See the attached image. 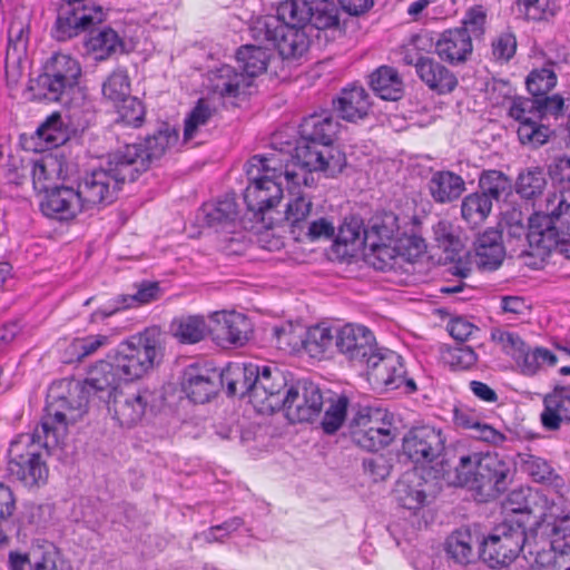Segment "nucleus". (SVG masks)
<instances>
[{
    "mask_svg": "<svg viewBox=\"0 0 570 570\" xmlns=\"http://www.w3.org/2000/svg\"><path fill=\"white\" fill-rule=\"evenodd\" d=\"M122 383H129L114 354L96 362L88 371L85 382L62 380L53 383L47 395L46 413L42 429L47 445H56L67 436L69 425L78 422L87 413L90 392L100 399H111L118 393Z\"/></svg>",
    "mask_w": 570,
    "mask_h": 570,
    "instance_id": "1",
    "label": "nucleus"
},
{
    "mask_svg": "<svg viewBox=\"0 0 570 570\" xmlns=\"http://www.w3.org/2000/svg\"><path fill=\"white\" fill-rule=\"evenodd\" d=\"M273 145H279L273 153L283 159L285 186L291 191H295L299 186H315L314 171L334 176L341 173L346 164L345 155L333 145L311 142L301 137L294 146L289 141L283 144L279 135L273 137Z\"/></svg>",
    "mask_w": 570,
    "mask_h": 570,
    "instance_id": "2",
    "label": "nucleus"
},
{
    "mask_svg": "<svg viewBox=\"0 0 570 570\" xmlns=\"http://www.w3.org/2000/svg\"><path fill=\"white\" fill-rule=\"evenodd\" d=\"M509 462L498 454L469 452L461 454L453 470L444 471L442 479L453 487H469L489 498L503 493L511 481Z\"/></svg>",
    "mask_w": 570,
    "mask_h": 570,
    "instance_id": "3",
    "label": "nucleus"
},
{
    "mask_svg": "<svg viewBox=\"0 0 570 570\" xmlns=\"http://www.w3.org/2000/svg\"><path fill=\"white\" fill-rule=\"evenodd\" d=\"M243 376V385L253 402L262 412H274L282 407V391L287 382L284 373L276 366H258L257 364L228 365L222 372V380L227 384L230 395L237 394L238 381L234 376Z\"/></svg>",
    "mask_w": 570,
    "mask_h": 570,
    "instance_id": "4",
    "label": "nucleus"
},
{
    "mask_svg": "<svg viewBox=\"0 0 570 570\" xmlns=\"http://www.w3.org/2000/svg\"><path fill=\"white\" fill-rule=\"evenodd\" d=\"M136 156L132 148L115 150L108 155L105 166L88 173L78 184L85 207L88 210L111 204L127 180H135V169L128 159Z\"/></svg>",
    "mask_w": 570,
    "mask_h": 570,
    "instance_id": "5",
    "label": "nucleus"
},
{
    "mask_svg": "<svg viewBox=\"0 0 570 570\" xmlns=\"http://www.w3.org/2000/svg\"><path fill=\"white\" fill-rule=\"evenodd\" d=\"M249 185L244 191L248 210L264 213L275 207L283 197V159L276 153L253 156L246 167Z\"/></svg>",
    "mask_w": 570,
    "mask_h": 570,
    "instance_id": "6",
    "label": "nucleus"
},
{
    "mask_svg": "<svg viewBox=\"0 0 570 570\" xmlns=\"http://www.w3.org/2000/svg\"><path fill=\"white\" fill-rule=\"evenodd\" d=\"M303 23L282 18L281 4L277 14L261 16L249 24V35L256 42L268 43L277 49L283 60L299 61L309 48V39Z\"/></svg>",
    "mask_w": 570,
    "mask_h": 570,
    "instance_id": "7",
    "label": "nucleus"
},
{
    "mask_svg": "<svg viewBox=\"0 0 570 570\" xmlns=\"http://www.w3.org/2000/svg\"><path fill=\"white\" fill-rule=\"evenodd\" d=\"M42 422L36 428L33 434H22L10 443L8 450V472L21 481L26 487H39L48 479V468L41 456V448L53 449L60 446L66 436L56 445H47V436Z\"/></svg>",
    "mask_w": 570,
    "mask_h": 570,
    "instance_id": "8",
    "label": "nucleus"
},
{
    "mask_svg": "<svg viewBox=\"0 0 570 570\" xmlns=\"http://www.w3.org/2000/svg\"><path fill=\"white\" fill-rule=\"evenodd\" d=\"M570 229V187H553L529 218V245L546 248L557 244L558 229Z\"/></svg>",
    "mask_w": 570,
    "mask_h": 570,
    "instance_id": "9",
    "label": "nucleus"
},
{
    "mask_svg": "<svg viewBox=\"0 0 570 570\" xmlns=\"http://www.w3.org/2000/svg\"><path fill=\"white\" fill-rule=\"evenodd\" d=\"M114 356L129 382L140 380L151 373L163 360L161 334L156 328H148L134 335L118 345Z\"/></svg>",
    "mask_w": 570,
    "mask_h": 570,
    "instance_id": "10",
    "label": "nucleus"
},
{
    "mask_svg": "<svg viewBox=\"0 0 570 570\" xmlns=\"http://www.w3.org/2000/svg\"><path fill=\"white\" fill-rule=\"evenodd\" d=\"M527 542L525 521L505 519L480 543V557L490 568L511 564Z\"/></svg>",
    "mask_w": 570,
    "mask_h": 570,
    "instance_id": "11",
    "label": "nucleus"
},
{
    "mask_svg": "<svg viewBox=\"0 0 570 570\" xmlns=\"http://www.w3.org/2000/svg\"><path fill=\"white\" fill-rule=\"evenodd\" d=\"M81 66L68 53H55L43 66L42 73L37 78V86L42 89L49 100L59 101L68 95L79 81Z\"/></svg>",
    "mask_w": 570,
    "mask_h": 570,
    "instance_id": "12",
    "label": "nucleus"
},
{
    "mask_svg": "<svg viewBox=\"0 0 570 570\" xmlns=\"http://www.w3.org/2000/svg\"><path fill=\"white\" fill-rule=\"evenodd\" d=\"M282 18L295 23L311 22L316 29L340 26V8L331 0H285L281 3Z\"/></svg>",
    "mask_w": 570,
    "mask_h": 570,
    "instance_id": "13",
    "label": "nucleus"
},
{
    "mask_svg": "<svg viewBox=\"0 0 570 570\" xmlns=\"http://www.w3.org/2000/svg\"><path fill=\"white\" fill-rule=\"evenodd\" d=\"M384 416L381 411L358 413L350 423L353 442L373 452L387 446L395 438V429Z\"/></svg>",
    "mask_w": 570,
    "mask_h": 570,
    "instance_id": "14",
    "label": "nucleus"
},
{
    "mask_svg": "<svg viewBox=\"0 0 570 570\" xmlns=\"http://www.w3.org/2000/svg\"><path fill=\"white\" fill-rule=\"evenodd\" d=\"M509 116L519 122L518 137L523 145L539 147L548 141L551 130L539 122L541 118L535 98H513Z\"/></svg>",
    "mask_w": 570,
    "mask_h": 570,
    "instance_id": "15",
    "label": "nucleus"
},
{
    "mask_svg": "<svg viewBox=\"0 0 570 570\" xmlns=\"http://www.w3.org/2000/svg\"><path fill=\"white\" fill-rule=\"evenodd\" d=\"M366 247L370 249V264L383 272L402 268L404 263H409L425 249L424 240L417 237L401 238L397 243H374V246Z\"/></svg>",
    "mask_w": 570,
    "mask_h": 570,
    "instance_id": "16",
    "label": "nucleus"
},
{
    "mask_svg": "<svg viewBox=\"0 0 570 570\" xmlns=\"http://www.w3.org/2000/svg\"><path fill=\"white\" fill-rule=\"evenodd\" d=\"M368 382L375 389L394 390L405 381V368L402 357L391 350L376 348L364 364Z\"/></svg>",
    "mask_w": 570,
    "mask_h": 570,
    "instance_id": "17",
    "label": "nucleus"
},
{
    "mask_svg": "<svg viewBox=\"0 0 570 570\" xmlns=\"http://www.w3.org/2000/svg\"><path fill=\"white\" fill-rule=\"evenodd\" d=\"M446 438L441 429L430 425L414 426L403 438V452L417 463H432L445 450Z\"/></svg>",
    "mask_w": 570,
    "mask_h": 570,
    "instance_id": "18",
    "label": "nucleus"
},
{
    "mask_svg": "<svg viewBox=\"0 0 570 570\" xmlns=\"http://www.w3.org/2000/svg\"><path fill=\"white\" fill-rule=\"evenodd\" d=\"M58 11V17L52 30L53 37L65 41L77 36L96 22L101 21L102 12L96 7L83 3L85 0H65Z\"/></svg>",
    "mask_w": 570,
    "mask_h": 570,
    "instance_id": "19",
    "label": "nucleus"
},
{
    "mask_svg": "<svg viewBox=\"0 0 570 570\" xmlns=\"http://www.w3.org/2000/svg\"><path fill=\"white\" fill-rule=\"evenodd\" d=\"M323 397L320 389L313 383H297L291 386L284 396L281 410L293 423L311 422L322 411Z\"/></svg>",
    "mask_w": 570,
    "mask_h": 570,
    "instance_id": "20",
    "label": "nucleus"
},
{
    "mask_svg": "<svg viewBox=\"0 0 570 570\" xmlns=\"http://www.w3.org/2000/svg\"><path fill=\"white\" fill-rule=\"evenodd\" d=\"M178 141V132L175 128L164 124L150 136H147L142 145H125L117 150H127L132 148L136 156L129 158L135 175L146 171L151 161L161 158L165 153Z\"/></svg>",
    "mask_w": 570,
    "mask_h": 570,
    "instance_id": "21",
    "label": "nucleus"
},
{
    "mask_svg": "<svg viewBox=\"0 0 570 570\" xmlns=\"http://www.w3.org/2000/svg\"><path fill=\"white\" fill-rule=\"evenodd\" d=\"M335 345L341 354L356 365H363L376 348L373 333L365 326L346 324L335 332Z\"/></svg>",
    "mask_w": 570,
    "mask_h": 570,
    "instance_id": "22",
    "label": "nucleus"
},
{
    "mask_svg": "<svg viewBox=\"0 0 570 570\" xmlns=\"http://www.w3.org/2000/svg\"><path fill=\"white\" fill-rule=\"evenodd\" d=\"M151 400L147 389L119 391L108 399V409L121 426L131 428L141 421Z\"/></svg>",
    "mask_w": 570,
    "mask_h": 570,
    "instance_id": "23",
    "label": "nucleus"
},
{
    "mask_svg": "<svg viewBox=\"0 0 570 570\" xmlns=\"http://www.w3.org/2000/svg\"><path fill=\"white\" fill-rule=\"evenodd\" d=\"M40 206L46 216L57 220H71L87 212L78 187H52Z\"/></svg>",
    "mask_w": 570,
    "mask_h": 570,
    "instance_id": "24",
    "label": "nucleus"
},
{
    "mask_svg": "<svg viewBox=\"0 0 570 570\" xmlns=\"http://www.w3.org/2000/svg\"><path fill=\"white\" fill-rule=\"evenodd\" d=\"M210 320L215 324L212 331L217 340L236 346H242L249 340L252 323L244 314L215 312Z\"/></svg>",
    "mask_w": 570,
    "mask_h": 570,
    "instance_id": "25",
    "label": "nucleus"
},
{
    "mask_svg": "<svg viewBox=\"0 0 570 570\" xmlns=\"http://www.w3.org/2000/svg\"><path fill=\"white\" fill-rule=\"evenodd\" d=\"M472 36L464 29H449L443 31L435 42V52L439 58L450 65L465 62L472 55Z\"/></svg>",
    "mask_w": 570,
    "mask_h": 570,
    "instance_id": "26",
    "label": "nucleus"
},
{
    "mask_svg": "<svg viewBox=\"0 0 570 570\" xmlns=\"http://www.w3.org/2000/svg\"><path fill=\"white\" fill-rule=\"evenodd\" d=\"M220 377L215 371L198 365H189L183 375L181 389L195 403H205L217 392L216 380Z\"/></svg>",
    "mask_w": 570,
    "mask_h": 570,
    "instance_id": "27",
    "label": "nucleus"
},
{
    "mask_svg": "<svg viewBox=\"0 0 570 570\" xmlns=\"http://www.w3.org/2000/svg\"><path fill=\"white\" fill-rule=\"evenodd\" d=\"M338 122L328 110L309 115L299 125L301 137L311 142L332 145L337 131Z\"/></svg>",
    "mask_w": 570,
    "mask_h": 570,
    "instance_id": "28",
    "label": "nucleus"
},
{
    "mask_svg": "<svg viewBox=\"0 0 570 570\" xmlns=\"http://www.w3.org/2000/svg\"><path fill=\"white\" fill-rule=\"evenodd\" d=\"M505 250L502 234L495 228H489L475 240L476 264L482 269H497L503 262Z\"/></svg>",
    "mask_w": 570,
    "mask_h": 570,
    "instance_id": "29",
    "label": "nucleus"
},
{
    "mask_svg": "<svg viewBox=\"0 0 570 570\" xmlns=\"http://www.w3.org/2000/svg\"><path fill=\"white\" fill-rule=\"evenodd\" d=\"M333 105L342 119L352 122L363 119L371 107L366 90L357 86L343 89Z\"/></svg>",
    "mask_w": 570,
    "mask_h": 570,
    "instance_id": "30",
    "label": "nucleus"
},
{
    "mask_svg": "<svg viewBox=\"0 0 570 570\" xmlns=\"http://www.w3.org/2000/svg\"><path fill=\"white\" fill-rule=\"evenodd\" d=\"M428 186L431 197L438 204L452 203L465 190L463 178L450 170L435 171Z\"/></svg>",
    "mask_w": 570,
    "mask_h": 570,
    "instance_id": "31",
    "label": "nucleus"
},
{
    "mask_svg": "<svg viewBox=\"0 0 570 570\" xmlns=\"http://www.w3.org/2000/svg\"><path fill=\"white\" fill-rule=\"evenodd\" d=\"M415 67L421 80L439 94L451 92L458 85L456 77L433 59L421 58Z\"/></svg>",
    "mask_w": 570,
    "mask_h": 570,
    "instance_id": "32",
    "label": "nucleus"
},
{
    "mask_svg": "<svg viewBox=\"0 0 570 570\" xmlns=\"http://www.w3.org/2000/svg\"><path fill=\"white\" fill-rule=\"evenodd\" d=\"M541 423L548 431H557L562 422H570V395L564 389H556L544 400Z\"/></svg>",
    "mask_w": 570,
    "mask_h": 570,
    "instance_id": "33",
    "label": "nucleus"
},
{
    "mask_svg": "<svg viewBox=\"0 0 570 570\" xmlns=\"http://www.w3.org/2000/svg\"><path fill=\"white\" fill-rule=\"evenodd\" d=\"M212 89L222 97H238L249 88L253 81L243 71L232 66H223L212 73Z\"/></svg>",
    "mask_w": 570,
    "mask_h": 570,
    "instance_id": "34",
    "label": "nucleus"
},
{
    "mask_svg": "<svg viewBox=\"0 0 570 570\" xmlns=\"http://www.w3.org/2000/svg\"><path fill=\"white\" fill-rule=\"evenodd\" d=\"M425 483L415 472L405 473L394 489L395 500L401 507L409 510L421 509L426 499Z\"/></svg>",
    "mask_w": 570,
    "mask_h": 570,
    "instance_id": "35",
    "label": "nucleus"
},
{
    "mask_svg": "<svg viewBox=\"0 0 570 570\" xmlns=\"http://www.w3.org/2000/svg\"><path fill=\"white\" fill-rule=\"evenodd\" d=\"M372 90L383 100L396 101L404 92L399 72L390 66H381L370 76Z\"/></svg>",
    "mask_w": 570,
    "mask_h": 570,
    "instance_id": "36",
    "label": "nucleus"
},
{
    "mask_svg": "<svg viewBox=\"0 0 570 570\" xmlns=\"http://www.w3.org/2000/svg\"><path fill=\"white\" fill-rule=\"evenodd\" d=\"M268 43L258 42V45H245L237 51L236 58L242 71L253 79L262 75L267 69L271 59Z\"/></svg>",
    "mask_w": 570,
    "mask_h": 570,
    "instance_id": "37",
    "label": "nucleus"
},
{
    "mask_svg": "<svg viewBox=\"0 0 570 570\" xmlns=\"http://www.w3.org/2000/svg\"><path fill=\"white\" fill-rule=\"evenodd\" d=\"M205 317L202 315H183L173 320L170 332L183 344H195L209 333Z\"/></svg>",
    "mask_w": 570,
    "mask_h": 570,
    "instance_id": "38",
    "label": "nucleus"
},
{
    "mask_svg": "<svg viewBox=\"0 0 570 570\" xmlns=\"http://www.w3.org/2000/svg\"><path fill=\"white\" fill-rule=\"evenodd\" d=\"M161 295V289L157 282L141 283L134 295H122L119 299V306L109 311L99 309L91 315V321L104 320L111 316L121 308L139 306L157 301Z\"/></svg>",
    "mask_w": 570,
    "mask_h": 570,
    "instance_id": "39",
    "label": "nucleus"
},
{
    "mask_svg": "<svg viewBox=\"0 0 570 570\" xmlns=\"http://www.w3.org/2000/svg\"><path fill=\"white\" fill-rule=\"evenodd\" d=\"M308 187L299 186L294 190H288L289 200L285 210V220L293 229H299L311 215L313 203L311 196L305 193Z\"/></svg>",
    "mask_w": 570,
    "mask_h": 570,
    "instance_id": "40",
    "label": "nucleus"
},
{
    "mask_svg": "<svg viewBox=\"0 0 570 570\" xmlns=\"http://www.w3.org/2000/svg\"><path fill=\"white\" fill-rule=\"evenodd\" d=\"M397 230V217L393 213H384L373 217L370 227L363 230V243L365 246H374V243H397L394 239Z\"/></svg>",
    "mask_w": 570,
    "mask_h": 570,
    "instance_id": "41",
    "label": "nucleus"
},
{
    "mask_svg": "<svg viewBox=\"0 0 570 570\" xmlns=\"http://www.w3.org/2000/svg\"><path fill=\"white\" fill-rule=\"evenodd\" d=\"M480 543L469 529H460L448 538L446 552L455 562L468 564L474 559V546Z\"/></svg>",
    "mask_w": 570,
    "mask_h": 570,
    "instance_id": "42",
    "label": "nucleus"
},
{
    "mask_svg": "<svg viewBox=\"0 0 570 570\" xmlns=\"http://www.w3.org/2000/svg\"><path fill=\"white\" fill-rule=\"evenodd\" d=\"M434 239L438 246L446 254V258L454 261L464 248L461 230L449 220H440L433 226Z\"/></svg>",
    "mask_w": 570,
    "mask_h": 570,
    "instance_id": "43",
    "label": "nucleus"
},
{
    "mask_svg": "<svg viewBox=\"0 0 570 570\" xmlns=\"http://www.w3.org/2000/svg\"><path fill=\"white\" fill-rule=\"evenodd\" d=\"M130 78L125 68L115 69L102 82L101 92L104 99L114 106H118L130 95Z\"/></svg>",
    "mask_w": 570,
    "mask_h": 570,
    "instance_id": "44",
    "label": "nucleus"
},
{
    "mask_svg": "<svg viewBox=\"0 0 570 570\" xmlns=\"http://www.w3.org/2000/svg\"><path fill=\"white\" fill-rule=\"evenodd\" d=\"M492 202L487 195L472 193L462 200V218L471 226H478L488 218L492 210Z\"/></svg>",
    "mask_w": 570,
    "mask_h": 570,
    "instance_id": "45",
    "label": "nucleus"
},
{
    "mask_svg": "<svg viewBox=\"0 0 570 570\" xmlns=\"http://www.w3.org/2000/svg\"><path fill=\"white\" fill-rule=\"evenodd\" d=\"M29 12L24 9L17 10L8 29V53H23L29 40Z\"/></svg>",
    "mask_w": 570,
    "mask_h": 570,
    "instance_id": "46",
    "label": "nucleus"
},
{
    "mask_svg": "<svg viewBox=\"0 0 570 570\" xmlns=\"http://www.w3.org/2000/svg\"><path fill=\"white\" fill-rule=\"evenodd\" d=\"M547 184L544 171L539 167H532L519 174L515 190L524 199H534L543 193Z\"/></svg>",
    "mask_w": 570,
    "mask_h": 570,
    "instance_id": "47",
    "label": "nucleus"
},
{
    "mask_svg": "<svg viewBox=\"0 0 570 570\" xmlns=\"http://www.w3.org/2000/svg\"><path fill=\"white\" fill-rule=\"evenodd\" d=\"M294 238L298 242H316L332 239L335 236V226L327 218L306 222L299 229H293Z\"/></svg>",
    "mask_w": 570,
    "mask_h": 570,
    "instance_id": "48",
    "label": "nucleus"
},
{
    "mask_svg": "<svg viewBox=\"0 0 570 570\" xmlns=\"http://www.w3.org/2000/svg\"><path fill=\"white\" fill-rule=\"evenodd\" d=\"M335 335L326 326H313L304 330L303 348L313 357L323 354L333 343Z\"/></svg>",
    "mask_w": 570,
    "mask_h": 570,
    "instance_id": "49",
    "label": "nucleus"
},
{
    "mask_svg": "<svg viewBox=\"0 0 570 570\" xmlns=\"http://www.w3.org/2000/svg\"><path fill=\"white\" fill-rule=\"evenodd\" d=\"M202 212L204 219L209 226H215L225 222L233 220L237 215V206L232 197L204 204Z\"/></svg>",
    "mask_w": 570,
    "mask_h": 570,
    "instance_id": "50",
    "label": "nucleus"
},
{
    "mask_svg": "<svg viewBox=\"0 0 570 570\" xmlns=\"http://www.w3.org/2000/svg\"><path fill=\"white\" fill-rule=\"evenodd\" d=\"M538 497V492H532L529 488H519L508 494L502 505L507 512L519 514L518 519L523 520L533 512L531 502Z\"/></svg>",
    "mask_w": 570,
    "mask_h": 570,
    "instance_id": "51",
    "label": "nucleus"
},
{
    "mask_svg": "<svg viewBox=\"0 0 570 570\" xmlns=\"http://www.w3.org/2000/svg\"><path fill=\"white\" fill-rule=\"evenodd\" d=\"M110 344V337L104 334L88 335L85 337L75 338L70 345L69 351L72 357L77 361L96 354L100 348Z\"/></svg>",
    "mask_w": 570,
    "mask_h": 570,
    "instance_id": "52",
    "label": "nucleus"
},
{
    "mask_svg": "<svg viewBox=\"0 0 570 570\" xmlns=\"http://www.w3.org/2000/svg\"><path fill=\"white\" fill-rule=\"evenodd\" d=\"M491 340L499 345L505 354L511 355L519 362L522 360L528 347L519 334L501 328H494L491 332Z\"/></svg>",
    "mask_w": 570,
    "mask_h": 570,
    "instance_id": "53",
    "label": "nucleus"
},
{
    "mask_svg": "<svg viewBox=\"0 0 570 570\" xmlns=\"http://www.w3.org/2000/svg\"><path fill=\"white\" fill-rule=\"evenodd\" d=\"M304 327L293 323L283 324L273 328L278 348L295 352L303 346Z\"/></svg>",
    "mask_w": 570,
    "mask_h": 570,
    "instance_id": "54",
    "label": "nucleus"
},
{
    "mask_svg": "<svg viewBox=\"0 0 570 570\" xmlns=\"http://www.w3.org/2000/svg\"><path fill=\"white\" fill-rule=\"evenodd\" d=\"M521 368L524 374L533 375L542 366H554L558 357L550 350L544 347H535L533 350L527 347V351L521 360Z\"/></svg>",
    "mask_w": 570,
    "mask_h": 570,
    "instance_id": "55",
    "label": "nucleus"
},
{
    "mask_svg": "<svg viewBox=\"0 0 570 570\" xmlns=\"http://www.w3.org/2000/svg\"><path fill=\"white\" fill-rule=\"evenodd\" d=\"M118 112V124L130 127H140L145 120V106L136 97H129L115 106Z\"/></svg>",
    "mask_w": 570,
    "mask_h": 570,
    "instance_id": "56",
    "label": "nucleus"
},
{
    "mask_svg": "<svg viewBox=\"0 0 570 570\" xmlns=\"http://www.w3.org/2000/svg\"><path fill=\"white\" fill-rule=\"evenodd\" d=\"M556 85L557 76L550 67L532 70L527 78V88L534 98L547 95Z\"/></svg>",
    "mask_w": 570,
    "mask_h": 570,
    "instance_id": "57",
    "label": "nucleus"
},
{
    "mask_svg": "<svg viewBox=\"0 0 570 570\" xmlns=\"http://www.w3.org/2000/svg\"><path fill=\"white\" fill-rule=\"evenodd\" d=\"M120 45V39L116 31L110 28H104L92 33L87 42L90 50L97 53L98 59H105Z\"/></svg>",
    "mask_w": 570,
    "mask_h": 570,
    "instance_id": "58",
    "label": "nucleus"
},
{
    "mask_svg": "<svg viewBox=\"0 0 570 570\" xmlns=\"http://www.w3.org/2000/svg\"><path fill=\"white\" fill-rule=\"evenodd\" d=\"M213 115L214 109L200 99L185 119L184 141L187 142L195 138L199 128L205 126Z\"/></svg>",
    "mask_w": 570,
    "mask_h": 570,
    "instance_id": "59",
    "label": "nucleus"
},
{
    "mask_svg": "<svg viewBox=\"0 0 570 570\" xmlns=\"http://www.w3.org/2000/svg\"><path fill=\"white\" fill-rule=\"evenodd\" d=\"M480 194L487 195L491 202L499 199L510 188L508 177L499 170H489L481 175L479 180Z\"/></svg>",
    "mask_w": 570,
    "mask_h": 570,
    "instance_id": "60",
    "label": "nucleus"
},
{
    "mask_svg": "<svg viewBox=\"0 0 570 570\" xmlns=\"http://www.w3.org/2000/svg\"><path fill=\"white\" fill-rule=\"evenodd\" d=\"M518 10L528 20L542 21L556 14V6L552 0H518Z\"/></svg>",
    "mask_w": 570,
    "mask_h": 570,
    "instance_id": "61",
    "label": "nucleus"
},
{
    "mask_svg": "<svg viewBox=\"0 0 570 570\" xmlns=\"http://www.w3.org/2000/svg\"><path fill=\"white\" fill-rule=\"evenodd\" d=\"M517 51V38L511 31H503L492 39L491 57L498 63H507Z\"/></svg>",
    "mask_w": 570,
    "mask_h": 570,
    "instance_id": "62",
    "label": "nucleus"
},
{
    "mask_svg": "<svg viewBox=\"0 0 570 570\" xmlns=\"http://www.w3.org/2000/svg\"><path fill=\"white\" fill-rule=\"evenodd\" d=\"M443 360L453 370H469L475 365L478 355L468 345H455L443 353Z\"/></svg>",
    "mask_w": 570,
    "mask_h": 570,
    "instance_id": "63",
    "label": "nucleus"
},
{
    "mask_svg": "<svg viewBox=\"0 0 570 570\" xmlns=\"http://www.w3.org/2000/svg\"><path fill=\"white\" fill-rule=\"evenodd\" d=\"M31 570H65V561L53 546L32 553Z\"/></svg>",
    "mask_w": 570,
    "mask_h": 570,
    "instance_id": "64",
    "label": "nucleus"
}]
</instances>
